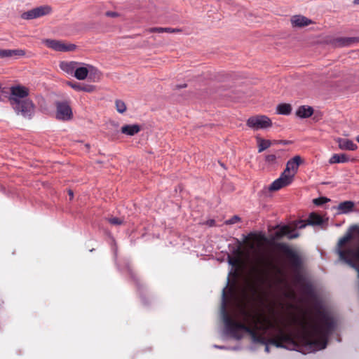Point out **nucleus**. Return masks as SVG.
Here are the masks:
<instances>
[{"label":"nucleus","mask_w":359,"mask_h":359,"mask_svg":"<svg viewBox=\"0 0 359 359\" xmlns=\"http://www.w3.org/2000/svg\"><path fill=\"white\" fill-rule=\"evenodd\" d=\"M302 158L299 156H295L290 159L286 164V168L283 173L294 175L297 172Z\"/></svg>","instance_id":"14"},{"label":"nucleus","mask_w":359,"mask_h":359,"mask_svg":"<svg viewBox=\"0 0 359 359\" xmlns=\"http://www.w3.org/2000/svg\"><path fill=\"white\" fill-rule=\"evenodd\" d=\"M240 220H241V218L238 216L234 215L229 219L226 220L225 224H233Z\"/></svg>","instance_id":"37"},{"label":"nucleus","mask_w":359,"mask_h":359,"mask_svg":"<svg viewBox=\"0 0 359 359\" xmlns=\"http://www.w3.org/2000/svg\"><path fill=\"white\" fill-rule=\"evenodd\" d=\"M227 262L229 265L236 266L238 262V259L236 257H231L229 255L227 257Z\"/></svg>","instance_id":"34"},{"label":"nucleus","mask_w":359,"mask_h":359,"mask_svg":"<svg viewBox=\"0 0 359 359\" xmlns=\"http://www.w3.org/2000/svg\"><path fill=\"white\" fill-rule=\"evenodd\" d=\"M67 85L70 86L72 89L76 91H83L90 93L95 90V86L93 85H85L81 84L77 82L68 81Z\"/></svg>","instance_id":"19"},{"label":"nucleus","mask_w":359,"mask_h":359,"mask_svg":"<svg viewBox=\"0 0 359 359\" xmlns=\"http://www.w3.org/2000/svg\"><path fill=\"white\" fill-rule=\"evenodd\" d=\"M48 48L58 52H71L76 48V46L73 43H65L61 40L45 39L43 42Z\"/></svg>","instance_id":"8"},{"label":"nucleus","mask_w":359,"mask_h":359,"mask_svg":"<svg viewBox=\"0 0 359 359\" xmlns=\"http://www.w3.org/2000/svg\"><path fill=\"white\" fill-rule=\"evenodd\" d=\"M226 288V287L222 291L221 305V316L225 327L224 333L226 335L236 340H241L243 337V332H246L250 336L253 343L266 344L268 342L277 348L296 351L304 354L316 351L306 349V343L300 337L301 328L299 327H298V330L295 332V339L291 335L286 334L283 330H278V340H277L274 338L266 339L264 337V334L266 332L267 329L263 325H258L257 323H255L254 327H251L244 323L233 320L226 309L227 297Z\"/></svg>","instance_id":"1"},{"label":"nucleus","mask_w":359,"mask_h":359,"mask_svg":"<svg viewBox=\"0 0 359 359\" xmlns=\"http://www.w3.org/2000/svg\"><path fill=\"white\" fill-rule=\"evenodd\" d=\"M263 344V345H265V349H264V350H265V351H266V353H269V352H270V348H269V345L270 344V343L266 342V344Z\"/></svg>","instance_id":"44"},{"label":"nucleus","mask_w":359,"mask_h":359,"mask_svg":"<svg viewBox=\"0 0 359 359\" xmlns=\"http://www.w3.org/2000/svg\"><path fill=\"white\" fill-rule=\"evenodd\" d=\"M338 143L339 147L343 150L355 151L358 148L357 144L348 139L339 138Z\"/></svg>","instance_id":"20"},{"label":"nucleus","mask_w":359,"mask_h":359,"mask_svg":"<svg viewBox=\"0 0 359 359\" xmlns=\"http://www.w3.org/2000/svg\"><path fill=\"white\" fill-rule=\"evenodd\" d=\"M294 175L289 173H283L280 176L274 180L269 187V190L271 191H275L280 189L281 188L288 186L292 182Z\"/></svg>","instance_id":"11"},{"label":"nucleus","mask_w":359,"mask_h":359,"mask_svg":"<svg viewBox=\"0 0 359 359\" xmlns=\"http://www.w3.org/2000/svg\"><path fill=\"white\" fill-rule=\"evenodd\" d=\"M280 142H281V143H283V144H286V142H285V141H281Z\"/></svg>","instance_id":"52"},{"label":"nucleus","mask_w":359,"mask_h":359,"mask_svg":"<svg viewBox=\"0 0 359 359\" xmlns=\"http://www.w3.org/2000/svg\"><path fill=\"white\" fill-rule=\"evenodd\" d=\"M306 225H309L308 222L306 224L304 221L301 220L297 222V227H298L299 229H303L306 227Z\"/></svg>","instance_id":"41"},{"label":"nucleus","mask_w":359,"mask_h":359,"mask_svg":"<svg viewBox=\"0 0 359 359\" xmlns=\"http://www.w3.org/2000/svg\"><path fill=\"white\" fill-rule=\"evenodd\" d=\"M55 106L57 119L64 121L72 119L73 113L68 101H57L55 102Z\"/></svg>","instance_id":"7"},{"label":"nucleus","mask_w":359,"mask_h":359,"mask_svg":"<svg viewBox=\"0 0 359 359\" xmlns=\"http://www.w3.org/2000/svg\"><path fill=\"white\" fill-rule=\"evenodd\" d=\"M240 349H241L240 346H230L229 350L237 351V350H240Z\"/></svg>","instance_id":"45"},{"label":"nucleus","mask_w":359,"mask_h":359,"mask_svg":"<svg viewBox=\"0 0 359 359\" xmlns=\"http://www.w3.org/2000/svg\"><path fill=\"white\" fill-rule=\"evenodd\" d=\"M88 76L90 81L93 82L97 81L100 79V72L94 67V71H90Z\"/></svg>","instance_id":"30"},{"label":"nucleus","mask_w":359,"mask_h":359,"mask_svg":"<svg viewBox=\"0 0 359 359\" xmlns=\"http://www.w3.org/2000/svg\"><path fill=\"white\" fill-rule=\"evenodd\" d=\"M126 270L127 273L130 276L131 278L135 283V284H136V285L137 287L138 290H140V283L138 279L136 278L134 272L133 271V269L130 267L129 263H126Z\"/></svg>","instance_id":"29"},{"label":"nucleus","mask_w":359,"mask_h":359,"mask_svg":"<svg viewBox=\"0 0 359 359\" xmlns=\"http://www.w3.org/2000/svg\"><path fill=\"white\" fill-rule=\"evenodd\" d=\"M271 125V119L264 115L251 116L247 120V126L254 130L265 129L269 128Z\"/></svg>","instance_id":"6"},{"label":"nucleus","mask_w":359,"mask_h":359,"mask_svg":"<svg viewBox=\"0 0 359 359\" xmlns=\"http://www.w3.org/2000/svg\"><path fill=\"white\" fill-rule=\"evenodd\" d=\"M121 130L125 135L133 136L140 131V127L138 124L124 125L121 127Z\"/></svg>","instance_id":"23"},{"label":"nucleus","mask_w":359,"mask_h":359,"mask_svg":"<svg viewBox=\"0 0 359 359\" xmlns=\"http://www.w3.org/2000/svg\"><path fill=\"white\" fill-rule=\"evenodd\" d=\"M68 194H69V196H70V198L72 199V198H73V196H74V192H73V191H72V190H71V189H69V190L68 191Z\"/></svg>","instance_id":"48"},{"label":"nucleus","mask_w":359,"mask_h":359,"mask_svg":"<svg viewBox=\"0 0 359 359\" xmlns=\"http://www.w3.org/2000/svg\"><path fill=\"white\" fill-rule=\"evenodd\" d=\"M25 54V51L20 49H0V58H11L22 56Z\"/></svg>","instance_id":"16"},{"label":"nucleus","mask_w":359,"mask_h":359,"mask_svg":"<svg viewBox=\"0 0 359 359\" xmlns=\"http://www.w3.org/2000/svg\"><path fill=\"white\" fill-rule=\"evenodd\" d=\"M80 65L81 64L79 62H74V61H71V62L62 61V62H60V67L62 71H64L67 74L73 75L76 67Z\"/></svg>","instance_id":"18"},{"label":"nucleus","mask_w":359,"mask_h":359,"mask_svg":"<svg viewBox=\"0 0 359 359\" xmlns=\"http://www.w3.org/2000/svg\"><path fill=\"white\" fill-rule=\"evenodd\" d=\"M109 222L114 225H120L123 224V220L118 217H111L109 219Z\"/></svg>","instance_id":"36"},{"label":"nucleus","mask_w":359,"mask_h":359,"mask_svg":"<svg viewBox=\"0 0 359 359\" xmlns=\"http://www.w3.org/2000/svg\"><path fill=\"white\" fill-rule=\"evenodd\" d=\"M338 254L340 259L357 271L359 277V246L356 248H350L346 250L339 249Z\"/></svg>","instance_id":"5"},{"label":"nucleus","mask_w":359,"mask_h":359,"mask_svg":"<svg viewBox=\"0 0 359 359\" xmlns=\"http://www.w3.org/2000/svg\"><path fill=\"white\" fill-rule=\"evenodd\" d=\"M329 201H330V199H328L326 197H319V198H315L313 200V203L316 205H321L323 204H325V203H327Z\"/></svg>","instance_id":"33"},{"label":"nucleus","mask_w":359,"mask_h":359,"mask_svg":"<svg viewBox=\"0 0 359 359\" xmlns=\"http://www.w3.org/2000/svg\"><path fill=\"white\" fill-rule=\"evenodd\" d=\"M353 4L355 5H359V0H353Z\"/></svg>","instance_id":"49"},{"label":"nucleus","mask_w":359,"mask_h":359,"mask_svg":"<svg viewBox=\"0 0 359 359\" xmlns=\"http://www.w3.org/2000/svg\"><path fill=\"white\" fill-rule=\"evenodd\" d=\"M213 347L215 348H217V349H221V350H229L230 349V346H219V345H213Z\"/></svg>","instance_id":"42"},{"label":"nucleus","mask_w":359,"mask_h":359,"mask_svg":"<svg viewBox=\"0 0 359 359\" xmlns=\"http://www.w3.org/2000/svg\"><path fill=\"white\" fill-rule=\"evenodd\" d=\"M51 12V8L49 6H41L24 12L21 18L25 20H32L41 16L46 15Z\"/></svg>","instance_id":"9"},{"label":"nucleus","mask_w":359,"mask_h":359,"mask_svg":"<svg viewBox=\"0 0 359 359\" xmlns=\"http://www.w3.org/2000/svg\"><path fill=\"white\" fill-rule=\"evenodd\" d=\"M286 236L289 239L296 238L299 236V233L295 229H292L287 226H277L273 234V239L279 240Z\"/></svg>","instance_id":"10"},{"label":"nucleus","mask_w":359,"mask_h":359,"mask_svg":"<svg viewBox=\"0 0 359 359\" xmlns=\"http://www.w3.org/2000/svg\"><path fill=\"white\" fill-rule=\"evenodd\" d=\"M359 43V36L339 37L333 40V45L336 47H348Z\"/></svg>","instance_id":"13"},{"label":"nucleus","mask_w":359,"mask_h":359,"mask_svg":"<svg viewBox=\"0 0 359 359\" xmlns=\"http://www.w3.org/2000/svg\"><path fill=\"white\" fill-rule=\"evenodd\" d=\"M291 22L294 27H303L311 25L312 21L304 16L297 15L291 18Z\"/></svg>","instance_id":"17"},{"label":"nucleus","mask_w":359,"mask_h":359,"mask_svg":"<svg viewBox=\"0 0 359 359\" xmlns=\"http://www.w3.org/2000/svg\"><path fill=\"white\" fill-rule=\"evenodd\" d=\"M350 158L345 154H334L329 160L330 164L346 163Z\"/></svg>","instance_id":"24"},{"label":"nucleus","mask_w":359,"mask_h":359,"mask_svg":"<svg viewBox=\"0 0 359 359\" xmlns=\"http://www.w3.org/2000/svg\"><path fill=\"white\" fill-rule=\"evenodd\" d=\"M276 156L275 154H269L265 156V161L269 164H274L276 163Z\"/></svg>","instance_id":"35"},{"label":"nucleus","mask_w":359,"mask_h":359,"mask_svg":"<svg viewBox=\"0 0 359 359\" xmlns=\"http://www.w3.org/2000/svg\"><path fill=\"white\" fill-rule=\"evenodd\" d=\"M206 224L208 226H215V221L214 219H208L207 222H206Z\"/></svg>","instance_id":"43"},{"label":"nucleus","mask_w":359,"mask_h":359,"mask_svg":"<svg viewBox=\"0 0 359 359\" xmlns=\"http://www.w3.org/2000/svg\"><path fill=\"white\" fill-rule=\"evenodd\" d=\"M276 248L286 256L291 270L294 273L297 280L300 281L302 278L301 271L303 268V261L300 255L283 243H277Z\"/></svg>","instance_id":"4"},{"label":"nucleus","mask_w":359,"mask_h":359,"mask_svg":"<svg viewBox=\"0 0 359 359\" xmlns=\"http://www.w3.org/2000/svg\"><path fill=\"white\" fill-rule=\"evenodd\" d=\"M28 89L22 86H14L11 88L9 101L18 115L31 119L34 114L35 106L33 102L27 98Z\"/></svg>","instance_id":"3"},{"label":"nucleus","mask_w":359,"mask_h":359,"mask_svg":"<svg viewBox=\"0 0 359 359\" xmlns=\"http://www.w3.org/2000/svg\"><path fill=\"white\" fill-rule=\"evenodd\" d=\"M252 235H253V233H250V234H249L248 236H245V235L243 234V242H241L240 241H238V240L237 239V242H238V248H237L233 249V254H235V255H238L239 251H240V249H241V245H243V243H245V241L249 238V236H252Z\"/></svg>","instance_id":"32"},{"label":"nucleus","mask_w":359,"mask_h":359,"mask_svg":"<svg viewBox=\"0 0 359 359\" xmlns=\"http://www.w3.org/2000/svg\"><path fill=\"white\" fill-rule=\"evenodd\" d=\"M355 203L351 201H346L340 203L337 209L338 210L339 214H348L352 212L354 208Z\"/></svg>","instance_id":"21"},{"label":"nucleus","mask_w":359,"mask_h":359,"mask_svg":"<svg viewBox=\"0 0 359 359\" xmlns=\"http://www.w3.org/2000/svg\"><path fill=\"white\" fill-rule=\"evenodd\" d=\"M302 292L312 300L315 316L308 323L296 319L295 323L301 328L300 337L306 341L308 351H320L326 348L329 337L337 327L332 315L325 309L322 301L317 297L312 284L306 283L302 286Z\"/></svg>","instance_id":"2"},{"label":"nucleus","mask_w":359,"mask_h":359,"mask_svg":"<svg viewBox=\"0 0 359 359\" xmlns=\"http://www.w3.org/2000/svg\"><path fill=\"white\" fill-rule=\"evenodd\" d=\"M105 15L108 17L111 18H115L119 15L118 13L114 11H107L106 12Z\"/></svg>","instance_id":"39"},{"label":"nucleus","mask_w":359,"mask_h":359,"mask_svg":"<svg viewBox=\"0 0 359 359\" xmlns=\"http://www.w3.org/2000/svg\"><path fill=\"white\" fill-rule=\"evenodd\" d=\"M113 250L114 252V256H115V257H116V248H113Z\"/></svg>","instance_id":"50"},{"label":"nucleus","mask_w":359,"mask_h":359,"mask_svg":"<svg viewBox=\"0 0 359 359\" xmlns=\"http://www.w3.org/2000/svg\"><path fill=\"white\" fill-rule=\"evenodd\" d=\"M186 87H187V84L186 83H184L182 85H177L176 86V88H179V89L183 88H186Z\"/></svg>","instance_id":"46"},{"label":"nucleus","mask_w":359,"mask_h":359,"mask_svg":"<svg viewBox=\"0 0 359 359\" xmlns=\"http://www.w3.org/2000/svg\"><path fill=\"white\" fill-rule=\"evenodd\" d=\"M313 114V109L311 107L302 105L300 106L297 111L296 115L301 118H309Z\"/></svg>","instance_id":"22"},{"label":"nucleus","mask_w":359,"mask_h":359,"mask_svg":"<svg viewBox=\"0 0 359 359\" xmlns=\"http://www.w3.org/2000/svg\"><path fill=\"white\" fill-rule=\"evenodd\" d=\"M269 266L268 262H264V266L256 270L255 278L259 287L265 283L266 277L269 274Z\"/></svg>","instance_id":"12"},{"label":"nucleus","mask_w":359,"mask_h":359,"mask_svg":"<svg viewBox=\"0 0 359 359\" xmlns=\"http://www.w3.org/2000/svg\"><path fill=\"white\" fill-rule=\"evenodd\" d=\"M292 111V107L290 104L283 103L276 107V113L281 115H289Z\"/></svg>","instance_id":"27"},{"label":"nucleus","mask_w":359,"mask_h":359,"mask_svg":"<svg viewBox=\"0 0 359 359\" xmlns=\"http://www.w3.org/2000/svg\"><path fill=\"white\" fill-rule=\"evenodd\" d=\"M356 141L359 143V135L355 137Z\"/></svg>","instance_id":"51"},{"label":"nucleus","mask_w":359,"mask_h":359,"mask_svg":"<svg viewBox=\"0 0 359 359\" xmlns=\"http://www.w3.org/2000/svg\"><path fill=\"white\" fill-rule=\"evenodd\" d=\"M307 222H308L309 225L316 226V225L322 224L323 222V220L320 215H319L315 212H312L310 214V215L307 219Z\"/></svg>","instance_id":"26"},{"label":"nucleus","mask_w":359,"mask_h":359,"mask_svg":"<svg viewBox=\"0 0 359 359\" xmlns=\"http://www.w3.org/2000/svg\"><path fill=\"white\" fill-rule=\"evenodd\" d=\"M90 71H94V67L90 65L86 66H77L74 73V76L78 80H84L88 76Z\"/></svg>","instance_id":"15"},{"label":"nucleus","mask_w":359,"mask_h":359,"mask_svg":"<svg viewBox=\"0 0 359 359\" xmlns=\"http://www.w3.org/2000/svg\"><path fill=\"white\" fill-rule=\"evenodd\" d=\"M271 144V141L269 140L257 138L258 152L261 153L266 149L269 148Z\"/></svg>","instance_id":"28"},{"label":"nucleus","mask_w":359,"mask_h":359,"mask_svg":"<svg viewBox=\"0 0 359 359\" xmlns=\"http://www.w3.org/2000/svg\"><path fill=\"white\" fill-rule=\"evenodd\" d=\"M140 297H141L142 303L146 305L147 302H145V297L143 296L142 294H140Z\"/></svg>","instance_id":"47"},{"label":"nucleus","mask_w":359,"mask_h":359,"mask_svg":"<svg viewBox=\"0 0 359 359\" xmlns=\"http://www.w3.org/2000/svg\"><path fill=\"white\" fill-rule=\"evenodd\" d=\"M356 229H358V226L356 225L352 226L349 229V231L343 237H341L339 240V241H338V246L339 248H341L343 245H344L348 241H349L352 238V237H353L352 231H354Z\"/></svg>","instance_id":"25"},{"label":"nucleus","mask_w":359,"mask_h":359,"mask_svg":"<svg viewBox=\"0 0 359 359\" xmlns=\"http://www.w3.org/2000/svg\"><path fill=\"white\" fill-rule=\"evenodd\" d=\"M151 32H158L163 33L164 32V27H154L151 29Z\"/></svg>","instance_id":"40"},{"label":"nucleus","mask_w":359,"mask_h":359,"mask_svg":"<svg viewBox=\"0 0 359 359\" xmlns=\"http://www.w3.org/2000/svg\"><path fill=\"white\" fill-rule=\"evenodd\" d=\"M116 108L118 112L123 114L126 110V106L123 101L117 100L115 102Z\"/></svg>","instance_id":"31"},{"label":"nucleus","mask_w":359,"mask_h":359,"mask_svg":"<svg viewBox=\"0 0 359 359\" xmlns=\"http://www.w3.org/2000/svg\"><path fill=\"white\" fill-rule=\"evenodd\" d=\"M180 32L177 29H173L170 27H164V32L167 33H174V32Z\"/></svg>","instance_id":"38"}]
</instances>
